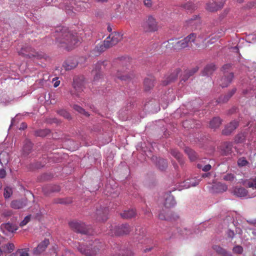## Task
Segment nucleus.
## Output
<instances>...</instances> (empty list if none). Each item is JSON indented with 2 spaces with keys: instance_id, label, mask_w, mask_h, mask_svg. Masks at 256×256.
<instances>
[{
  "instance_id": "13",
  "label": "nucleus",
  "mask_w": 256,
  "mask_h": 256,
  "mask_svg": "<svg viewBox=\"0 0 256 256\" xmlns=\"http://www.w3.org/2000/svg\"><path fill=\"white\" fill-rule=\"evenodd\" d=\"M194 40L193 41H191L190 42L191 44L193 45V46H194L196 47H200L207 39L210 37V36L206 35L204 33L200 34L198 36L194 33Z\"/></svg>"
},
{
  "instance_id": "50",
  "label": "nucleus",
  "mask_w": 256,
  "mask_h": 256,
  "mask_svg": "<svg viewBox=\"0 0 256 256\" xmlns=\"http://www.w3.org/2000/svg\"><path fill=\"white\" fill-rule=\"evenodd\" d=\"M74 110H76L79 113L82 114L86 116H89L88 113L86 112L85 110L83 108H82V107H80V106H79L78 105H76V104L74 105Z\"/></svg>"
},
{
  "instance_id": "35",
  "label": "nucleus",
  "mask_w": 256,
  "mask_h": 256,
  "mask_svg": "<svg viewBox=\"0 0 256 256\" xmlns=\"http://www.w3.org/2000/svg\"><path fill=\"white\" fill-rule=\"evenodd\" d=\"M222 120L218 117L214 118L210 122V126L211 128L216 129L219 128L221 124Z\"/></svg>"
},
{
  "instance_id": "10",
  "label": "nucleus",
  "mask_w": 256,
  "mask_h": 256,
  "mask_svg": "<svg viewBox=\"0 0 256 256\" xmlns=\"http://www.w3.org/2000/svg\"><path fill=\"white\" fill-rule=\"evenodd\" d=\"M136 234L138 236L136 238L140 243L148 244L152 242V240L149 236H147L146 229L144 228L138 226L136 228Z\"/></svg>"
},
{
  "instance_id": "11",
  "label": "nucleus",
  "mask_w": 256,
  "mask_h": 256,
  "mask_svg": "<svg viewBox=\"0 0 256 256\" xmlns=\"http://www.w3.org/2000/svg\"><path fill=\"white\" fill-rule=\"evenodd\" d=\"M108 208L100 206V208H96L92 217L98 222L106 221L108 218Z\"/></svg>"
},
{
  "instance_id": "22",
  "label": "nucleus",
  "mask_w": 256,
  "mask_h": 256,
  "mask_svg": "<svg viewBox=\"0 0 256 256\" xmlns=\"http://www.w3.org/2000/svg\"><path fill=\"white\" fill-rule=\"evenodd\" d=\"M199 183V180L196 178H188L183 182L181 184V186L183 188H188L191 186H195Z\"/></svg>"
},
{
  "instance_id": "32",
  "label": "nucleus",
  "mask_w": 256,
  "mask_h": 256,
  "mask_svg": "<svg viewBox=\"0 0 256 256\" xmlns=\"http://www.w3.org/2000/svg\"><path fill=\"white\" fill-rule=\"evenodd\" d=\"M10 156L9 154L5 151L2 152L0 154V164L2 166L6 165L9 162Z\"/></svg>"
},
{
  "instance_id": "54",
  "label": "nucleus",
  "mask_w": 256,
  "mask_h": 256,
  "mask_svg": "<svg viewBox=\"0 0 256 256\" xmlns=\"http://www.w3.org/2000/svg\"><path fill=\"white\" fill-rule=\"evenodd\" d=\"M248 164V162L245 158L242 157L238 159V164L239 166H244Z\"/></svg>"
},
{
  "instance_id": "14",
  "label": "nucleus",
  "mask_w": 256,
  "mask_h": 256,
  "mask_svg": "<svg viewBox=\"0 0 256 256\" xmlns=\"http://www.w3.org/2000/svg\"><path fill=\"white\" fill-rule=\"evenodd\" d=\"M224 2L223 0H213L210 1L206 4V9L210 12H214L222 8Z\"/></svg>"
},
{
  "instance_id": "44",
  "label": "nucleus",
  "mask_w": 256,
  "mask_h": 256,
  "mask_svg": "<svg viewBox=\"0 0 256 256\" xmlns=\"http://www.w3.org/2000/svg\"><path fill=\"white\" fill-rule=\"evenodd\" d=\"M182 7L186 10H188V12H192L196 8V6L192 2H188L186 4H184Z\"/></svg>"
},
{
  "instance_id": "1",
  "label": "nucleus",
  "mask_w": 256,
  "mask_h": 256,
  "mask_svg": "<svg viewBox=\"0 0 256 256\" xmlns=\"http://www.w3.org/2000/svg\"><path fill=\"white\" fill-rule=\"evenodd\" d=\"M54 36L60 46L68 50L76 46L80 39L77 33L69 30L66 28H58Z\"/></svg>"
},
{
  "instance_id": "9",
  "label": "nucleus",
  "mask_w": 256,
  "mask_h": 256,
  "mask_svg": "<svg viewBox=\"0 0 256 256\" xmlns=\"http://www.w3.org/2000/svg\"><path fill=\"white\" fill-rule=\"evenodd\" d=\"M72 86L75 92H72V94L79 97L80 96V94L83 92L84 88V82L83 78L80 77L74 78Z\"/></svg>"
},
{
  "instance_id": "60",
  "label": "nucleus",
  "mask_w": 256,
  "mask_h": 256,
  "mask_svg": "<svg viewBox=\"0 0 256 256\" xmlns=\"http://www.w3.org/2000/svg\"><path fill=\"white\" fill-rule=\"evenodd\" d=\"M158 218L162 220H168L171 218H169L168 214H166L164 212H160L158 215Z\"/></svg>"
},
{
  "instance_id": "48",
  "label": "nucleus",
  "mask_w": 256,
  "mask_h": 256,
  "mask_svg": "<svg viewBox=\"0 0 256 256\" xmlns=\"http://www.w3.org/2000/svg\"><path fill=\"white\" fill-rule=\"evenodd\" d=\"M14 246L12 243H8L3 246L4 251L8 253L11 252L14 250Z\"/></svg>"
},
{
  "instance_id": "27",
  "label": "nucleus",
  "mask_w": 256,
  "mask_h": 256,
  "mask_svg": "<svg viewBox=\"0 0 256 256\" xmlns=\"http://www.w3.org/2000/svg\"><path fill=\"white\" fill-rule=\"evenodd\" d=\"M48 244V240L45 239L42 242H40L36 248H35L34 251V254H38L44 252L47 248Z\"/></svg>"
},
{
  "instance_id": "26",
  "label": "nucleus",
  "mask_w": 256,
  "mask_h": 256,
  "mask_svg": "<svg viewBox=\"0 0 256 256\" xmlns=\"http://www.w3.org/2000/svg\"><path fill=\"white\" fill-rule=\"evenodd\" d=\"M78 65V62L74 59H68L66 60L62 66L66 70H69L76 68Z\"/></svg>"
},
{
  "instance_id": "63",
  "label": "nucleus",
  "mask_w": 256,
  "mask_h": 256,
  "mask_svg": "<svg viewBox=\"0 0 256 256\" xmlns=\"http://www.w3.org/2000/svg\"><path fill=\"white\" fill-rule=\"evenodd\" d=\"M226 234L227 237L231 240H232L235 236V233L234 232L230 229L228 230L226 232Z\"/></svg>"
},
{
  "instance_id": "19",
  "label": "nucleus",
  "mask_w": 256,
  "mask_h": 256,
  "mask_svg": "<svg viewBox=\"0 0 256 256\" xmlns=\"http://www.w3.org/2000/svg\"><path fill=\"white\" fill-rule=\"evenodd\" d=\"M234 78L232 72H230L229 74H224V76L218 81V84L222 88H226L232 82Z\"/></svg>"
},
{
  "instance_id": "12",
  "label": "nucleus",
  "mask_w": 256,
  "mask_h": 256,
  "mask_svg": "<svg viewBox=\"0 0 256 256\" xmlns=\"http://www.w3.org/2000/svg\"><path fill=\"white\" fill-rule=\"evenodd\" d=\"M232 194L237 197L252 198L256 196V193L249 195L248 190L242 187H234L232 192Z\"/></svg>"
},
{
  "instance_id": "59",
  "label": "nucleus",
  "mask_w": 256,
  "mask_h": 256,
  "mask_svg": "<svg viewBox=\"0 0 256 256\" xmlns=\"http://www.w3.org/2000/svg\"><path fill=\"white\" fill-rule=\"evenodd\" d=\"M30 215L26 216L24 219L20 222V226L22 227L26 226L30 221Z\"/></svg>"
},
{
  "instance_id": "49",
  "label": "nucleus",
  "mask_w": 256,
  "mask_h": 256,
  "mask_svg": "<svg viewBox=\"0 0 256 256\" xmlns=\"http://www.w3.org/2000/svg\"><path fill=\"white\" fill-rule=\"evenodd\" d=\"M246 138V134L244 133H240L235 137V142L237 143L242 142Z\"/></svg>"
},
{
  "instance_id": "47",
  "label": "nucleus",
  "mask_w": 256,
  "mask_h": 256,
  "mask_svg": "<svg viewBox=\"0 0 256 256\" xmlns=\"http://www.w3.org/2000/svg\"><path fill=\"white\" fill-rule=\"evenodd\" d=\"M12 194V190L10 186H6L4 189V196L6 199L10 198Z\"/></svg>"
},
{
  "instance_id": "61",
  "label": "nucleus",
  "mask_w": 256,
  "mask_h": 256,
  "mask_svg": "<svg viewBox=\"0 0 256 256\" xmlns=\"http://www.w3.org/2000/svg\"><path fill=\"white\" fill-rule=\"evenodd\" d=\"M231 67L232 65L230 64H224L222 68V70L224 74H229L230 72H228V70Z\"/></svg>"
},
{
  "instance_id": "42",
  "label": "nucleus",
  "mask_w": 256,
  "mask_h": 256,
  "mask_svg": "<svg viewBox=\"0 0 256 256\" xmlns=\"http://www.w3.org/2000/svg\"><path fill=\"white\" fill-rule=\"evenodd\" d=\"M170 153L172 156L178 160L180 164H183L184 160L182 158V154L178 150H172Z\"/></svg>"
},
{
  "instance_id": "52",
  "label": "nucleus",
  "mask_w": 256,
  "mask_h": 256,
  "mask_svg": "<svg viewBox=\"0 0 256 256\" xmlns=\"http://www.w3.org/2000/svg\"><path fill=\"white\" fill-rule=\"evenodd\" d=\"M11 100L6 94L2 96V98H0V102L4 104V105H8L10 104Z\"/></svg>"
},
{
  "instance_id": "33",
  "label": "nucleus",
  "mask_w": 256,
  "mask_h": 256,
  "mask_svg": "<svg viewBox=\"0 0 256 256\" xmlns=\"http://www.w3.org/2000/svg\"><path fill=\"white\" fill-rule=\"evenodd\" d=\"M32 142L28 140H26L24 141V144L22 148V152L24 155L28 154L32 149Z\"/></svg>"
},
{
  "instance_id": "29",
  "label": "nucleus",
  "mask_w": 256,
  "mask_h": 256,
  "mask_svg": "<svg viewBox=\"0 0 256 256\" xmlns=\"http://www.w3.org/2000/svg\"><path fill=\"white\" fill-rule=\"evenodd\" d=\"M109 37L112 41V43L116 45L122 39V34L118 32H113L110 34Z\"/></svg>"
},
{
  "instance_id": "18",
  "label": "nucleus",
  "mask_w": 256,
  "mask_h": 256,
  "mask_svg": "<svg viewBox=\"0 0 256 256\" xmlns=\"http://www.w3.org/2000/svg\"><path fill=\"white\" fill-rule=\"evenodd\" d=\"M107 62L106 61H100L98 62L95 65L94 69L92 70L93 72H96L95 76H94V81H96L100 78L101 74L100 72V70L102 68H104L106 66V65Z\"/></svg>"
},
{
  "instance_id": "2",
  "label": "nucleus",
  "mask_w": 256,
  "mask_h": 256,
  "mask_svg": "<svg viewBox=\"0 0 256 256\" xmlns=\"http://www.w3.org/2000/svg\"><path fill=\"white\" fill-rule=\"evenodd\" d=\"M194 33L190 34L184 38L178 40H170L167 42L162 43V48H166L168 51V50H180L186 47L193 48V45L191 44V41L194 40Z\"/></svg>"
},
{
  "instance_id": "6",
  "label": "nucleus",
  "mask_w": 256,
  "mask_h": 256,
  "mask_svg": "<svg viewBox=\"0 0 256 256\" xmlns=\"http://www.w3.org/2000/svg\"><path fill=\"white\" fill-rule=\"evenodd\" d=\"M141 26L147 32H154L158 29L157 22L152 16H148L141 23Z\"/></svg>"
},
{
  "instance_id": "21",
  "label": "nucleus",
  "mask_w": 256,
  "mask_h": 256,
  "mask_svg": "<svg viewBox=\"0 0 256 256\" xmlns=\"http://www.w3.org/2000/svg\"><path fill=\"white\" fill-rule=\"evenodd\" d=\"M27 204V200L22 198L18 200H14L11 202L10 206L14 209H20L25 207Z\"/></svg>"
},
{
  "instance_id": "53",
  "label": "nucleus",
  "mask_w": 256,
  "mask_h": 256,
  "mask_svg": "<svg viewBox=\"0 0 256 256\" xmlns=\"http://www.w3.org/2000/svg\"><path fill=\"white\" fill-rule=\"evenodd\" d=\"M58 113L60 116L67 119L70 118V114L64 110H60L58 111Z\"/></svg>"
},
{
  "instance_id": "55",
  "label": "nucleus",
  "mask_w": 256,
  "mask_h": 256,
  "mask_svg": "<svg viewBox=\"0 0 256 256\" xmlns=\"http://www.w3.org/2000/svg\"><path fill=\"white\" fill-rule=\"evenodd\" d=\"M243 248L239 245L234 246L232 248V252L234 254H242L243 252Z\"/></svg>"
},
{
  "instance_id": "56",
  "label": "nucleus",
  "mask_w": 256,
  "mask_h": 256,
  "mask_svg": "<svg viewBox=\"0 0 256 256\" xmlns=\"http://www.w3.org/2000/svg\"><path fill=\"white\" fill-rule=\"evenodd\" d=\"M112 41L111 40V39H110L109 36H108L103 42V43L104 44V46L107 48H108L114 45V44H112Z\"/></svg>"
},
{
  "instance_id": "38",
  "label": "nucleus",
  "mask_w": 256,
  "mask_h": 256,
  "mask_svg": "<svg viewBox=\"0 0 256 256\" xmlns=\"http://www.w3.org/2000/svg\"><path fill=\"white\" fill-rule=\"evenodd\" d=\"M178 76V72L176 71L170 74L168 78H166V80H164L162 82V84L164 86H166L170 82L176 80Z\"/></svg>"
},
{
  "instance_id": "51",
  "label": "nucleus",
  "mask_w": 256,
  "mask_h": 256,
  "mask_svg": "<svg viewBox=\"0 0 256 256\" xmlns=\"http://www.w3.org/2000/svg\"><path fill=\"white\" fill-rule=\"evenodd\" d=\"M197 167L200 169H202L204 172H208L212 168V166L210 164H207L204 166H203L201 164H198Z\"/></svg>"
},
{
  "instance_id": "28",
  "label": "nucleus",
  "mask_w": 256,
  "mask_h": 256,
  "mask_svg": "<svg viewBox=\"0 0 256 256\" xmlns=\"http://www.w3.org/2000/svg\"><path fill=\"white\" fill-rule=\"evenodd\" d=\"M236 92V88H234L229 92L228 94L220 96L216 100L218 103H224L227 102L229 99Z\"/></svg>"
},
{
  "instance_id": "40",
  "label": "nucleus",
  "mask_w": 256,
  "mask_h": 256,
  "mask_svg": "<svg viewBox=\"0 0 256 256\" xmlns=\"http://www.w3.org/2000/svg\"><path fill=\"white\" fill-rule=\"evenodd\" d=\"M144 86L146 90H149L153 86L154 80L152 78H147L144 80Z\"/></svg>"
},
{
  "instance_id": "45",
  "label": "nucleus",
  "mask_w": 256,
  "mask_h": 256,
  "mask_svg": "<svg viewBox=\"0 0 256 256\" xmlns=\"http://www.w3.org/2000/svg\"><path fill=\"white\" fill-rule=\"evenodd\" d=\"M50 132V130L48 129L39 130L35 132V134L36 136L40 137H44L46 136Z\"/></svg>"
},
{
  "instance_id": "23",
  "label": "nucleus",
  "mask_w": 256,
  "mask_h": 256,
  "mask_svg": "<svg viewBox=\"0 0 256 256\" xmlns=\"http://www.w3.org/2000/svg\"><path fill=\"white\" fill-rule=\"evenodd\" d=\"M232 144L230 142H226L223 143L220 147V152L222 154L228 156L232 152Z\"/></svg>"
},
{
  "instance_id": "15",
  "label": "nucleus",
  "mask_w": 256,
  "mask_h": 256,
  "mask_svg": "<svg viewBox=\"0 0 256 256\" xmlns=\"http://www.w3.org/2000/svg\"><path fill=\"white\" fill-rule=\"evenodd\" d=\"M19 55L26 58H31L36 56L34 50L28 45L23 46L20 50L18 51Z\"/></svg>"
},
{
  "instance_id": "25",
  "label": "nucleus",
  "mask_w": 256,
  "mask_h": 256,
  "mask_svg": "<svg viewBox=\"0 0 256 256\" xmlns=\"http://www.w3.org/2000/svg\"><path fill=\"white\" fill-rule=\"evenodd\" d=\"M212 248L218 254L222 256H233L230 252L219 245H213Z\"/></svg>"
},
{
  "instance_id": "17",
  "label": "nucleus",
  "mask_w": 256,
  "mask_h": 256,
  "mask_svg": "<svg viewBox=\"0 0 256 256\" xmlns=\"http://www.w3.org/2000/svg\"><path fill=\"white\" fill-rule=\"evenodd\" d=\"M18 228L16 226L10 222L3 224L0 226L1 230L6 235H8L9 233L14 232Z\"/></svg>"
},
{
  "instance_id": "46",
  "label": "nucleus",
  "mask_w": 256,
  "mask_h": 256,
  "mask_svg": "<svg viewBox=\"0 0 256 256\" xmlns=\"http://www.w3.org/2000/svg\"><path fill=\"white\" fill-rule=\"evenodd\" d=\"M197 70H198V68H192L191 70H188L185 72L184 76H186V78H182V80H184V82H186L188 80V78L189 76H192L193 74H194L195 72H197Z\"/></svg>"
},
{
  "instance_id": "8",
  "label": "nucleus",
  "mask_w": 256,
  "mask_h": 256,
  "mask_svg": "<svg viewBox=\"0 0 256 256\" xmlns=\"http://www.w3.org/2000/svg\"><path fill=\"white\" fill-rule=\"evenodd\" d=\"M119 62L120 64L122 65L123 67L122 70L124 72H122V70H118L116 77L122 80H128L130 78V76L127 74H122V72H124V70L127 68V66L128 63H130V60L129 58H122L119 60Z\"/></svg>"
},
{
  "instance_id": "58",
  "label": "nucleus",
  "mask_w": 256,
  "mask_h": 256,
  "mask_svg": "<svg viewBox=\"0 0 256 256\" xmlns=\"http://www.w3.org/2000/svg\"><path fill=\"white\" fill-rule=\"evenodd\" d=\"M85 3L82 2H79L76 4V9L77 10H84L85 8L84 5Z\"/></svg>"
},
{
  "instance_id": "16",
  "label": "nucleus",
  "mask_w": 256,
  "mask_h": 256,
  "mask_svg": "<svg viewBox=\"0 0 256 256\" xmlns=\"http://www.w3.org/2000/svg\"><path fill=\"white\" fill-rule=\"evenodd\" d=\"M238 122L237 120H234L230 124L226 125L222 131V134L224 136L230 134L238 126Z\"/></svg>"
},
{
  "instance_id": "31",
  "label": "nucleus",
  "mask_w": 256,
  "mask_h": 256,
  "mask_svg": "<svg viewBox=\"0 0 256 256\" xmlns=\"http://www.w3.org/2000/svg\"><path fill=\"white\" fill-rule=\"evenodd\" d=\"M176 232L180 236L184 237H188L192 234V230L190 228H176Z\"/></svg>"
},
{
  "instance_id": "43",
  "label": "nucleus",
  "mask_w": 256,
  "mask_h": 256,
  "mask_svg": "<svg viewBox=\"0 0 256 256\" xmlns=\"http://www.w3.org/2000/svg\"><path fill=\"white\" fill-rule=\"evenodd\" d=\"M236 176L232 173H226L222 176V179L228 182H233L236 179Z\"/></svg>"
},
{
  "instance_id": "24",
  "label": "nucleus",
  "mask_w": 256,
  "mask_h": 256,
  "mask_svg": "<svg viewBox=\"0 0 256 256\" xmlns=\"http://www.w3.org/2000/svg\"><path fill=\"white\" fill-rule=\"evenodd\" d=\"M228 189V186L226 184L218 182L214 184L212 186V191L214 193H221L226 192Z\"/></svg>"
},
{
  "instance_id": "5",
  "label": "nucleus",
  "mask_w": 256,
  "mask_h": 256,
  "mask_svg": "<svg viewBox=\"0 0 256 256\" xmlns=\"http://www.w3.org/2000/svg\"><path fill=\"white\" fill-rule=\"evenodd\" d=\"M70 227L76 232L81 234H91L92 232L90 229V226H86L80 221H72L69 222Z\"/></svg>"
},
{
  "instance_id": "37",
  "label": "nucleus",
  "mask_w": 256,
  "mask_h": 256,
  "mask_svg": "<svg viewBox=\"0 0 256 256\" xmlns=\"http://www.w3.org/2000/svg\"><path fill=\"white\" fill-rule=\"evenodd\" d=\"M156 164L160 170H164L166 169L168 166V162L164 159L158 158L157 159Z\"/></svg>"
},
{
  "instance_id": "20",
  "label": "nucleus",
  "mask_w": 256,
  "mask_h": 256,
  "mask_svg": "<svg viewBox=\"0 0 256 256\" xmlns=\"http://www.w3.org/2000/svg\"><path fill=\"white\" fill-rule=\"evenodd\" d=\"M164 206L166 208H170L176 206V202L174 197L170 193L165 194L164 195Z\"/></svg>"
},
{
  "instance_id": "36",
  "label": "nucleus",
  "mask_w": 256,
  "mask_h": 256,
  "mask_svg": "<svg viewBox=\"0 0 256 256\" xmlns=\"http://www.w3.org/2000/svg\"><path fill=\"white\" fill-rule=\"evenodd\" d=\"M136 212L134 209L124 210L120 214V216L124 218H130L136 216Z\"/></svg>"
},
{
  "instance_id": "41",
  "label": "nucleus",
  "mask_w": 256,
  "mask_h": 256,
  "mask_svg": "<svg viewBox=\"0 0 256 256\" xmlns=\"http://www.w3.org/2000/svg\"><path fill=\"white\" fill-rule=\"evenodd\" d=\"M106 49L107 48L104 46V44L103 42H102L98 44L96 46L94 49V51L96 52L95 55L96 56L98 54H100V52L105 51Z\"/></svg>"
},
{
  "instance_id": "30",
  "label": "nucleus",
  "mask_w": 256,
  "mask_h": 256,
  "mask_svg": "<svg viewBox=\"0 0 256 256\" xmlns=\"http://www.w3.org/2000/svg\"><path fill=\"white\" fill-rule=\"evenodd\" d=\"M216 66L213 64H208L204 68L202 71V76H210L213 72L216 70Z\"/></svg>"
},
{
  "instance_id": "3",
  "label": "nucleus",
  "mask_w": 256,
  "mask_h": 256,
  "mask_svg": "<svg viewBox=\"0 0 256 256\" xmlns=\"http://www.w3.org/2000/svg\"><path fill=\"white\" fill-rule=\"evenodd\" d=\"M101 245L98 240H95L92 244L90 243L89 246L80 244L78 247V250L82 254L86 256H94L99 252Z\"/></svg>"
},
{
  "instance_id": "7",
  "label": "nucleus",
  "mask_w": 256,
  "mask_h": 256,
  "mask_svg": "<svg viewBox=\"0 0 256 256\" xmlns=\"http://www.w3.org/2000/svg\"><path fill=\"white\" fill-rule=\"evenodd\" d=\"M134 254L130 248H122L118 244H114L112 246L111 256H132Z\"/></svg>"
},
{
  "instance_id": "4",
  "label": "nucleus",
  "mask_w": 256,
  "mask_h": 256,
  "mask_svg": "<svg viewBox=\"0 0 256 256\" xmlns=\"http://www.w3.org/2000/svg\"><path fill=\"white\" fill-rule=\"evenodd\" d=\"M109 228L110 229L106 231V234L111 236L127 234L132 230V228L127 224L118 226L113 224H111Z\"/></svg>"
},
{
  "instance_id": "57",
  "label": "nucleus",
  "mask_w": 256,
  "mask_h": 256,
  "mask_svg": "<svg viewBox=\"0 0 256 256\" xmlns=\"http://www.w3.org/2000/svg\"><path fill=\"white\" fill-rule=\"evenodd\" d=\"M13 212L10 210H3L2 211V215L4 217H8L12 216Z\"/></svg>"
},
{
  "instance_id": "34",
  "label": "nucleus",
  "mask_w": 256,
  "mask_h": 256,
  "mask_svg": "<svg viewBox=\"0 0 256 256\" xmlns=\"http://www.w3.org/2000/svg\"><path fill=\"white\" fill-rule=\"evenodd\" d=\"M242 184L244 186L248 188L256 189V177L246 180L242 182Z\"/></svg>"
},
{
  "instance_id": "62",
  "label": "nucleus",
  "mask_w": 256,
  "mask_h": 256,
  "mask_svg": "<svg viewBox=\"0 0 256 256\" xmlns=\"http://www.w3.org/2000/svg\"><path fill=\"white\" fill-rule=\"evenodd\" d=\"M18 256H29L28 250L26 249L18 250Z\"/></svg>"
},
{
  "instance_id": "39",
  "label": "nucleus",
  "mask_w": 256,
  "mask_h": 256,
  "mask_svg": "<svg viewBox=\"0 0 256 256\" xmlns=\"http://www.w3.org/2000/svg\"><path fill=\"white\" fill-rule=\"evenodd\" d=\"M184 151L191 161H194L197 158V154L191 148H186Z\"/></svg>"
},
{
  "instance_id": "64",
  "label": "nucleus",
  "mask_w": 256,
  "mask_h": 256,
  "mask_svg": "<svg viewBox=\"0 0 256 256\" xmlns=\"http://www.w3.org/2000/svg\"><path fill=\"white\" fill-rule=\"evenodd\" d=\"M52 83L54 88H57L60 84V80L58 77H54L52 80Z\"/></svg>"
}]
</instances>
